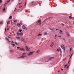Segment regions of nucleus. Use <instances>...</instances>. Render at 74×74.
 <instances>
[{"label": "nucleus", "instance_id": "4", "mask_svg": "<svg viewBox=\"0 0 74 74\" xmlns=\"http://www.w3.org/2000/svg\"><path fill=\"white\" fill-rule=\"evenodd\" d=\"M41 20H39V21H38V22L39 23V24L40 25H41Z\"/></svg>", "mask_w": 74, "mask_h": 74}, {"label": "nucleus", "instance_id": "43", "mask_svg": "<svg viewBox=\"0 0 74 74\" xmlns=\"http://www.w3.org/2000/svg\"><path fill=\"white\" fill-rule=\"evenodd\" d=\"M5 10V8H4L3 9V11H4Z\"/></svg>", "mask_w": 74, "mask_h": 74}, {"label": "nucleus", "instance_id": "15", "mask_svg": "<svg viewBox=\"0 0 74 74\" xmlns=\"http://www.w3.org/2000/svg\"><path fill=\"white\" fill-rule=\"evenodd\" d=\"M7 24L8 25H10V21H8L7 22Z\"/></svg>", "mask_w": 74, "mask_h": 74}, {"label": "nucleus", "instance_id": "44", "mask_svg": "<svg viewBox=\"0 0 74 74\" xmlns=\"http://www.w3.org/2000/svg\"><path fill=\"white\" fill-rule=\"evenodd\" d=\"M21 7H22V6H21H21H20L19 7V8H21Z\"/></svg>", "mask_w": 74, "mask_h": 74}, {"label": "nucleus", "instance_id": "60", "mask_svg": "<svg viewBox=\"0 0 74 74\" xmlns=\"http://www.w3.org/2000/svg\"><path fill=\"white\" fill-rule=\"evenodd\" d=\"M19 1H21V0H19Z\"/></svg>", "mask_w": 74, "mask_h": 74}, {"label": "nucleus", "instance_id": "47", "mask_svg": "<svg viewBox=\"0 0 74 74\" xmlns=\"http://www.w3.org/2000/svg\"><path fill=\"white\" fill-rule=\"evenodd\" d=\"M16 8H15V10H14V11L15 12V11H16Z\"/></svg>", "mask_w": 74, "mask_h": 74}, {"label": "nucleus", "instance_id": "64", "mask_svg": "<svg viewBox=\"0 0 74 74\" xmlns=\"http://www.w3.org/2000/svg\"><path fill=\"white\" fill-rule=\"evenodd\" d=\"M9 42H11V41H9Z\"/></svg>", "mask_w": 74, "mask_h": 74}, {"label": "nucleus", "instance_id": "54", "mask_svg": "<svg viewBox=\"0 0 74 74\" xmlns=\"http://www.w3.org/2000/svg\"><path fill=\"white\" fill-rule=\"evenodd\" d=\"M56 30H59V29H56Z\"/></svg>", "mask_w": 74, "mask_h": 74}, {"label": "nucleus", "instance_id": "52", "mask_svg": "<svg viewBox=\"0 0 74 74\" xmlns=\"http://www.w3.org/2000/svg\"><path fill=\"white\" fill-rule=\"evenodd\" d=\"M48 41V40H45V42H47Z\"/></svg>", "mask_w": 74, "mask_h": 74}, {"label": "nucleus", "instance_id": "20", "mask_svg": "<svg viewBox=\"0 0 74 74\" xmlns=\"http://www.w3.org/2000/svg\"><path fill=\"white\" fill-rule=\"evenodd\" d=\"M9 19H12V16H10L9 17Z\"/></svg>", "mask_w": 74, "mask_h": 74}, {"label": "nucleus", "instance_id": "12", "mask_svg": "<svg viewBox=\"0 0 74 74\" xmlns=\"http://www.w3.org/2000/svg\"><path fill=\"white\" fill-rule=\"evenodd\" d=\"M53 57H51L49 58V59L48 60H51L52 59H53Z\"/></svg>", "mask_w": 74, "mask_h": 74}, {"label": "nucleus", "instance_id": "50", "mask_svg": "<svg viewBox=\"0 0 74 74\" xmlns=\"http://www.w3.org/2000/svg\"><path fill=\"white\" fill-rule=\"evenodd\" d=\"M69 66H67V69H68V68H69Z\"/></svg>", "mask_w": 74, "mask_h": 74}, {"label": "nucleus", "instance_id": "53", "mask_svg": "<svg viewBox=\"0 0 74 74\" xmlns=\"http://www.w3.org/2000/svg\"><path fill=\"white\" fill-rule=\"evenodd\" d=\"M62 25H63V26H64V24H63L62 23Z\"/></svg>", "mask_w": 74, "mask_h": 74}, {"label": "nucleus", "instance_id": "10", "mask_svg": "<svg viewBox=\"0 0 74 74\" xmlns=\"http://www.w3.org/2000/svg\"><path fill=\"white\" fill-rule=\"evenodd\" d=\"M14 43H15V44H16V45H18L19 44V43H17L16 42H14Z\"/></svg>", "mask_w": 74, "mask_h": 74}, {"label": "nucleus", "instance_id": "14", "mask_svg": "<svg viewBox=\"0 0 74 74\" xmlns=\"http://www.w3.org/2000/svg\"><path fill=\"white\" fill-rule=\"evenodd\" d=\"M53 43H52L50 45L51 47H53Z\"/></svg>", "mask_w": 74, "mask_h": 74}, {"label": "nucleus", "instance_id": "49", "mask_svg": "<svg viewBox=\"0 0 74 74\" xmlns=\"http://www.w3.org/2000/svg\"><path fill=\"white\" fill-rule=\"evenodd\" d=\"M21 4L22 3H18V5H21Z\"/></svg>", "mask_w": 74, "mask_h": 74}, {"label": "nucleus", "instance_id": "51", "mask_svg": "<svg viewBox=\"0 0 74 74\" xmlns=\"http://www.w3.org/2000/svg\"><path fill=\"white\" fill-rule=\"evenodd\" d=\"M9 29H10V28H8L7 29V30H9Z\"/></svg>", "mask_w": 74, "mask_h": 74}, {"label": "nucleus", "instance_id": "7", "mask_svg": "<svg viewBox=\"0 0 74 74\" xmlns=\"http://www.w3.org/2000/svg\"><path fill=\"white\" fill-rule=\"evenodd\" d=\"M33 53V52H30L28 54V56H30V55H32V53Z\"/></svg>", "mask_w": 74, "mask_h": 74}, {"label": "nucleus", "instance_id": "29", "mask_svg": "<svg viewBox=\"0 0 74 74\" xmlns=\"http://www.w3.org/2000/svg\"><path fill=\"white\" fill-rule=\"evenodd\" d=\"M37 53H38V52H40V50H38L37 51Z\"/></svg>", "mask_w": 74, "mask_h": 74}, {"label": "nucleus", "instance_id": "42", "mask_svg": "<svg viewBox=\"0 0 74 74\" xmlns=\"http://www.w3.org/2000/svg\"><path fill=\"white\" fill-rule=\"evenodd\" d=\"M71 56H72V55H71L70 57V58H71Z\"/></svg>", "mask_w": 74, "mask_h": 74}, {"label": "nucleus", "instance_id": "8", "mask_svg": "<svg viewBox=\"0 0 74 74\" xmlns=\"http://www.w3.org/2000/svg\"><path fill=\"white\" fill-rule=\"evenodd\" d=\"M21 41H23V42H24V41H25V38H22L21 40Z\"/></svg>", "mask_w": 74, "mask_h": 74}, {"label": "nucleus", "instance_id": "57", "mask_svg": "<svg viewBox=\"0 0 74 74\" xmlns=\"http://www.w3.org/2000/svg\"><path fill=\"white\" fill-rule=\"evenodd\" d=\"M70 60H69V62H68V63H69V62H70Z\"/></svg>", "mask_w": 74, "mask_h": 74}, {"label": "nucleus", "instance_id": "31", "mask_svg": "<svg viewBox=\"0 0 74 74\" xmlns=\"http://www.w3.org/2000/svg\"><path fill=\"white\" fill-rule=\"evenodd\" d=\"M62 40H64V41H65L66 40H65V39L64 38H63L62 39Z\"/></svg>", "mask_w": 74, "mask_h": 74}, {"label": "nucleus", "instance_id": "19", "mask_svg": "<svg viewBox=\"0 0 74 74\" xmlns=\"http://www.w3.org/2000/svg\"><path fill=\"white\" fill-rule=\"evenodd\" d=\"M59 49L60 51V52H62V50H61V49H60V48L59 47Z\"/></svg>", "mask_w": 74, "mask_h": 74}, {"label": "nucleus", "instance_id": "27", "mask_svg": "<svg viewBox=\"0 0 74 74\" xmlns=\"http://www.w3.org/2000/svg\"><path fill=\"white\" fill-rule=\"evenodd\" d=\"M3 24V22H0V25H2Z\"/></svg>", "mask_w": 74, "mask_h": 74}, {"label": "nucleus", "instance_id": "6", "mask_svg": "<svg viewBox=\"0 0 74 74\" xmlns=\"http://www.w3.org/2000/svg\"><path fill=\"white\" fill-rule=\"evenodd\" d=\"M60 34H63V31L61 30H60Z\"/></svg>", "mask_w": 74, "mask_h": 74}, {"label": "nucleus", "instance_id": "61", "mask_svg": "<svg viewBox=\"0 0 74 74\" xmlns=\"http://www.w3.org/2000/svg\"><path fill=\"white\" fill-rule=\"evenodd\" d=\"M5 4H7V3H5Z\"/></svg>", "mask_w": 74, "mask_h": 74}, {"label": "nucleus", "instance_id": "56", "mask_svg": "<svg viewBox=\"0 0 74 74\" xmlns=\"http://www.w3.org/2000/svg\"><path fill=\"white\" fill-rule=\"evenodd\" d=\"M58 72H60V71H58Z\"/></svg>", "mask_w": 74, "mask_h": 74}, {"label": "nucleus", "instance_id": "2", "mask_svg": "<svg viewBox=\"0 0 74 74\" xmlns=\"http://www.w3.org/2000/svg\"><path fill=\"white\" fill-rule=\"evenodd\" d=\"M25 49L26 50H27V51H29V49H30V48H28V47H27V46L25 47Z\"/></svg>", "mask_w": 74, "mask_h": 74}, {"label": "nucleus", "instance_id": "63", "mask_svg": "<svg viewBox=\"0 0 74 74\" xmlns=\"http://www.w3.org/2000/svg\"><path fill=\"white\" fill-rule=\"evenodd\" d=\"M55 39H56V38H55Z\"/></svg>", "mask_w": 74, "mask_h": 74}, {"label": "nucleus", "instance_id": "16", "mask_svg": "<svg viewBox=\"0 0 74 74\" xmlns=\"http://www.w3.org/2000/svg\"><path fill=\"white\" fill-rule=\"evenodd\" d=\"M21 33H19V32H17V36H19V35H20Z\"/></svg>", "mask_w": 74, "mask_h": 74}, {"label": "nucleus", "instance_id": "3", "mask_svg": "<svg viewBox=\"0 0 74 74\" xmlns=\"http://www.w3.org/2000/svg\"><path fill=\"white\" fill-rule=\"evenodd\" d=\"M66 36H68V37H70V34L69 32H66Z\"/></svg>", "mask_w": 74, "mask_h": 74}, {"label": "nucleus", "instance_id": "36", "mask_svg": "<svg viewBox=\"0 0 74 74\" xmlns=\"http://www.w3.org/2000/svg\"><path fill=\"white\" fill-rule=\"evenodd\" d=\"M14 23H15L16 22H17V21H16L15 20L14 21Z\"/></svg>", "mask_w": 74, "mask_h": 74}, {"label": "nucleus", "instance_id": "58", "mask_svg": "<svg viewBox=\"0 0 74 74\" xmlns=\"http://www.w3.org/2000/svg\"><path fill=\"white\" fill-rule=\"evenodd\" d=\"M61 70H62V71H63V69H61Z\"/></svg>", "mask_w": 74, "mask_h": 74}, {"label": "nucleus", "instance_id": "25", "mask_svg": "<svg viewBox=\"0 0 74 74\" xmlns=\"http://www.w3.org/2000/svg\"><path fill=\"white\" fill-rule=\"evenodd\" d=\"M10 1V0H9V1H7V3H9Z\"/></svg>", "mask_w": 74, "mask_h": 74}, {"label": "nucleus", "instance_id": "40", "mask_svg": "<svg viewBox=\"0 0 74 74\" xmlns=\"http://www.w3.org/2000/svg\"><path fill=\"white\" fill-rule=\"evenodd\" d=\"M58 37H60V38H61V37L60 36H58Z\"/></svg>", "mask_w": 74, "mask_h": 74}, {"label": "nucleus", "instance_id": "17", "mask_svg": "<svg viewBox=\"0 0 74 74\" xmlns=\"http://www.w3.org/2000/svg\"><path fill=\"white\" fill-rule=\"evenodd\" d=\"M44 34V35H47V32H45Z\"/></svg>", "mask_w": 74, "mask_h": 74}, {"label": "nucleus", "instance_id": "32", "mask_svg": "<svg viewBox=\"0 0 74 74\" xmlns=\"http://www.w3.org/2000/svg\"><path fill=\"white\" fill-rule=\"evenodd\" d=\"M67 66V65L66 64L64 65V68H66V66Z\"/></svg>", "mask_w": 74, "mask_h": 74}, {"label": "nucleus", "instance_id": "62", "mask_svg": "<svg viewBox=\"0 0 74 74\" xmlns=\"http://www.w3.org/2000/svg\"><path fill=\"white\" fill-rule=\"evenodd\" d=\"M60 56H62V54H60Z\"/></svg>", "mask_w": 74, "mask_h": 74}, {"label": "nucleus", "instance_id": "48", "mask_svg": "<svg viewBox=\"0 0 74 74\" xmlns=\"http://www.w3.org/2000/svg\"><path fill=\"white\" fill-rule=\"evenodd\" d=\"M5 32L6 31V28H5Z\"/></svg>", "mask_w": 74, "mask_h": 74}, {"label": "nucleus", "instance_id": "21", "mask_svg": "<svg viewBox=\"0 0 74 74\" xmlns=\"http://www.w3.org/2000/svg\"><path fill=\"white\" fill-rule=\"evenodd\" d=\"M16 38L17 39H20L21 38L19 37H16Z\"/></svg>", "mask_w": 74, "mask_h": 74}, {"label": "nucleus", "instance_id": "26", "mask_svg": "<svg viewBox=\"0 0 74 74\" xmlns=\"http://www.w3.org/2000/svg\"><path fill=\"white\" fill-rule=\"evenodd\" d=\"M19 32H22V30L19 29L18 31Z\"/></svg>", "mask_w": 74, "mask_h": 74}, {"label": "nucleus", "instance_id": "18", "mask_svg": "<svg viewBox=\"0 0 74 74\" xmlns=\"http://www.w3.org/2000/svg\"><path fill=\"white\" fill-rule=\"evenodd\" d=\"M5 40H7V41H9V39L7 38H5Z\"/></svg>", "mask_w": 74, "mask_h": 74}, {"label": "nucleus", "instance_id": "38", "mask_svg": "<svg viewBox=\"0 0 74 74\" xmlns=\"http://www.w3.org/2000/svg\"><path fill=\"white\" fill-rule=\"evenodd\" d=\"M49 29L50 30H54V29L53 28V29H51L50 28Z\"/></svg>", "mask_w": 74, "mask_h": 74}, {"label": "nucleus", "instance_id": "24", "mask_svg": "<svg viewBox=\"0 0 74 74\" xmlns=\"http://www.w3.org/2000/svg\"><path fill=\"white\" fill-rule=\"evenodd\" d=\"M42 36V34H38V36Z\"/></svg>", "mask_w": 74, "mask_h": 74}, {"label": "nucleus", "instance_id": "23", "mask_svg": "<svg viewBox=\"0 0 74 74\" xmlns=\"http://www.w3.org/2000/svg\"><path fill=\"white\" fill-rule=\"evenodd\" d=\"M23 33H20V35L21 36H23Z\"/></svg>", "mask_w": 74, "mask_h": 74}, {"label": "nucleus", "instance_id": "34", "mask_svg": "<svg viewBox=\"0 0 74 74\" xmlns=\"http://www.w3.org/2000/svg\"><path fill=\"white\" fill-rule=\"evenodd\" d=\"M2 3V0H0V3Z\"/></svg>", "mask_w": 74, "mask_h": 74}, {"label": "nucleus", "instance_id": "30", "mask_svg": "<svg viewBox=\"0 0 74 74\" xmlns=\"http://www.w3.org/2000/svg\"><path fill=\"white\" fill-rule=\"evenodd\" d=\"M17 49H19L20 48V47H17Z\"/></svg>", "mask_w": 74, "mask_h": 74}, {"label": "nucleus", "instance_id": "46", "mask_svg": "<svg viewBox=\"0 0 74 74\" xmlns=\"http://www.w3.org/2000/svg\"><path fill=\"white\" fill-rule=\"evenodd\" d=\"M71 50H72V49H71V48L70 49V51H71Z\"/></svg>", "mask_w": 74, "mask_h": 74}, {"label": "nucleus", "instance_id": "28", "mask_svg": "<svg viewBox=\"0 0 74 74\" xmlns=\"http://www.w3.org/2000/svg\"><path fill=\"white\" fill-rule=\"evenodd\" d=\"M12 45L13 47H15V45L14 44H12Z\"/></svg>", "mask_w": 74, "mask_h": 74}, {"label": "nucleus", "instance_id": "59", "mask_svg": "<svg viewBox=\"0 0 74 74\" xmlns=\"http://www.w3.org/2000/svg\"><path fill=\"white\" fill-rule=\"evenodd\" d=\"M26 3H25V6L26 5Z\"/></svg>", "mask_w": 74, "mask_h": 74}, {"label": "nucleus", "instance_id": "22", "mask_svg": "<svg viewBox=\"0 0 74 74\" xmlns=\"http://www.w3.org/2000/svg\"><path fill=\"white\" fill-rule=\"evenodd\" d=\"M69 19H72V17H71V16H69Z\"/></svg>", "mask_w": 74, "mask_h": 74}, {"label": "nucleus", "instance_id": "41", "mask_svg": "<svg viewBox=\"0 0 74 74\" xmlns=\"http://www.w3.org/2000/svg\"><path fill=\"white\" fill-rule=\"evenodd\" d=\"M57 36V34H55V37H56Z\"/></svg>", "mask_w": 74, "mask_h": 74}, {"label": "nucleus", "instance_id": "9", "mask_svg": "<svg viewBox=\"0 0 74 74\" xmlns=\"http://www.w3.org/2000/svg\"><path fill=\"white\" fill-rule=\"evenodd\" d=\"M17 26L18 27H20V26H21V24H19V23L17 24Z\"/></svg>", "mask_w": 74, "mask_h": 74}, {"label": "nucleus", "instance_id": "37", "mask_svg": "<svg viewBox=\"0 0 74 74\" xmlns=\"http://www.w3.org/2000/svg\"><path fill=\"white\" fill-rule=\"evenodd\" d=\"M23 51H25L26 50L25 49H23Z\"/></svg>", "mask_w": 74, "mask_h": 74}, {"label": "nucleus", "instance_id": "5", "mask_svg": "<svg viewBox=\"0 0 74 74\" xmlns=\"http://www.w3.org/2000/svg\"><path fill=\"white\" fill-rule=\"evenodd\" d=\"M61 48L62 49H65V47H64L63 45H62Z\"/></svg>", "mask_w": 74, "mask_h": 74}, {"label": "nucleus", "instance_id": "1", "mask_svg": "<svg viewBox=\"0 0 74 74\" xmlns=\"http://www.w3.org/2000/svg\"><path fill=\"white\" fill-rule=\"evenodd\" d=\"M26 53H23L22 54V55L20 57H18V58H24L25 57H26V55H25V54H26Z\"/></svg>", "mask_w": 74, "mask_h": 74}, {"label": "nucleus", "instance_id": "33", "mask_svg": "<svg viewBox=\"0 0 74 74\" xmlns=\"http://www.w3.org/2000/svg\"><path fill=\"white\" fill-rule=\"evenodd\" d=\"M67 66V65L66 64L64 65V68H66V66Z\"/></svg>", "mask_w": 74, "mask_h": 74}, {"label": "nucleus", "instance_id": "11", "mask_svg": "<svg viewBox=\"0 0 74 74\" xmlns=\"http://www.w3.org/2000/svg\"><path fill=\"white\" fill-rule=\"evenodd\" d=\"M10 51L11 53H13V52H14V51L13 50H10Z\"/></svg>", "mask_w": 74, "mask_h": 74}, {"label": "nucleus", "instance_id": "55", "mask_svg": "<svg viewBox=\"0 0 74 74\" xmlns=\"http://www.w3.org/2000/svg\"><path fill=\"white\" fill-rule=\"evenodd\" d=\"M64 49V51H65V49Z\"/></svg>", "mask_w": 74, "mask_h": 74}, {"label": "nucleus", "instance_id": "39", "mask_svg": "<svg viewBox=\"0 0 74 74\" xmlns=\"http://www.w3.org/2000/svg\"><path fill=\"white\" fill-rule=\"evenodd\" d=\"M57 51H58V52H59V49H57Z\"/></svg>", "mask_w": 74, "mask_h": 74}, {"label": "nucleus", "instance_id": "45", "mask_svg": "<svg viewBox=\"0 0 74 74\" xmlns=\"http://www.w3.org/2000/svg\"><path fill=\"white\" fill-rule=\"evenodd\" d=\"M20 50H21V51H23V49H21Z\"/></svg>", "mask_w": 74, "mask_h": 74}, {"label": "nucleus", "instance_id": "35", "mask_svg": "<svg viewBox=\"0 0 74 74\" xmlns=\"http://www.w3.org/2000/svg\"><path fill=\"white\" fill-rule=\"evenodd\" d=\"M11 24H12V25H14V23H12V21H11Z\"/></svg>", "mask_w": 74, "mask_h": 74}, {"label": "nucleus", "instance_id": "13", "mask_svg": "<svg viewBox=\"0 0 74 74\" xmlns=\"http://www.w3.org/2000/svg\"><path fill=\"white\" fill-rule=\"evenodd\" d=\"M22 28L23 29H25L26 28V27L25 25H23L22 26Z\"/></svg>", "mask_w": 74, "mask_h": 74}]
</instances>
